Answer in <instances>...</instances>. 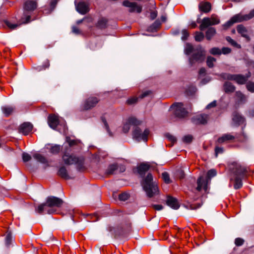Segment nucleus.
I'll list each match as a JSON object with an SVG mask.
<instances>
[{"instance_id":"c03bdc74","label":"nucleus","mask_w":254,"mask_h":254,"mask_svg":"<svg viewBox=\"0 0 254 254\" xmlns=\"http://www.w3.org/2000/svg\"><path fill=\"white\" fill-rule=\"evenodd\" d=\"M226 40L232 46L237 47L238 48H241V46L240 45H239L236 41H235L234 40H233L231 37H226Z\"/></svg>"},{"instance_id":"4d7b16f0","label":"nucleus","mask_w":254,"mask_h":254,"mask_svg":"<svg viewBox=\"0 0 254 254\" xmlns=\"http://www.w3.org/2000/svg\"><path fill=\"white\" fill-rule=\"evenodd\" d=\"M117 171H119L120 173L124 172L126 170L125 166L123 165L117 166Z\"/></svg>"},{"instance_id":"37998d69","label":"nucleus","mask_w":254,"mask_h":254,"mask_svg":"<svg viewBox=\"0 0 254 254\" xmlns=\"http://www.w3.org/2000/svg\"><path fill=\"white\" fill-rule=\"evenodd\" d=\"M204 38V34L202 32H196L195 35V40L196 41H201Z\"/></svg>"},{"instance_id":"58836bf2","label":"nucleus","mask_w":254,"mask_h":254,"mask_svg":"<svg viewBox=\"0 0 254 254\" xmlns=\"http://www.w3.org/2000/svg\"><path fill=\"white\" fill-rule=\"evenodd\" d=\"M220 76L225 80H232L233 74L227 73H222L220 75Z\"/></svg>"},{"instance_id":"a878e982","label":"nucleus","mask_w":254,"mask_h":254,"mask_svg":"<svg viewBox=\"0 0 254 254\" xmlns=\"http://www.w3.org/2000/svg\"><path fill=\"white\" fill-rule=\"evenodd\" d=\"M149 168L150 165L148 163L141 164L137 167L138 173L141 175H144Z\"/></svg>"},{"instance_id":"bf43d9fd","label":"nucleus","mask_w":254,"mask_h":254,"mask_svg":"<svg viewBox=\"0 0 254 254\" xmlns=\"http://www.w3.org/2000/svg\"><path fill=\"white\" fill-rule=\"evenodd\" d=\"M137 101V98H132L127 100V102L128 104H133L135 103Z\"/></svg>"},{"instance_id":"3c124183","label":"nucleus","mask_w":254,"mask_h":254,"mask_svg":"<svg viewBox=\"0 0 254 254\" xmlns=\"http://www.w3.org/2000/svg\"><path fill=\"white\" fill-rule=\"evenodd\" d=\"M221 54L227 55L231 53V49L228 47H223L221 50Z\"/></svg>"},{"instance_id":"f704fd0d","label":"nucleus","mask_w":254,"mask_h":254,"mask_svg":"<svg viewBox=\"0 0 254 254\" xmlns=\"http://www.w3.org/2000/svg\"><path fill=\"white\" fill-rule=\"evenodd\" d=\"M49 149L51 153L53 154H57L61 150V147L59 145L55 144L52 145Z\"/></svg>"},{"instance_id":"6e6552de","label":"nucleus","mask_w":254,"mask_h":254,"mask_svg":"<svg viewBox=\"0 0 254 254\" xmlns=\"http://www.w3.org/2000/svg\"><path fill=\"white\" fill-rule=\"evenodd\" d=\"M220 23L219 19L215 16H211V18L204 17L201 21V23L199 26L200 30L203 31L209 26L218 24Z\"/></svg>"},{"instance_id":"c9c22d12","label":"nucleus","mask_w":254,"mask_h":254,"mask_svg":"<svg viewBox=\"0 0 254 254\" xmlns=\"http://www.w3.org/2000/svg\"><path fill=\"white\" fill-rule=\"evenodd\" d=\"M107 22L106 19L101 18L98 20L97 23V26L99 28H104L106 27Z\"/></svg>"},{"instance_id":"cd10ccee","label":"nucleus","mask_w":254,"mask_h":254,"mask_svg":"<svg viewBox=\"0 0 254 254\" xmlns=\"http://www.w3.org/2000/svg\"><path fill=\"white\" fill-rule=\"evenodd\" d=\"M14 109L13 107L9 106H4L1 107L2 113L6 117L9 116L13 112Z\"/></svg>"},{"instance_id":"9d476101","label":"nucleus","mask_w":254,"mask_h":254,"mask_svg":"<svg viewBox=\"0 0 254 254\" xmlns=\"http://www.w3.org/2000/svg\"><path fill=\"white\" fill-rule=\"evenodd\" d=\"M141 122L138 120L134 117H130L127 119L124 123L122 127L123 131L124 133H127L130 128L131 126L135 127L140 125Z\"/></svg>"},{"instance_id":"f3484780","label":"nucleus","mask_w":254,"mask_h":254,"mask_svg":"<svg viewBox=\"0 0 254 254\" xmlns=\"http://www.w3.org/2000/svg\"><path fill=\"white\" fill-rule=\"evenodd\" d=\"M166 204L168 206L174 209H178L180 207V204L177 200L175 198L171 196L167 197Z\"/></svg>"},{"instance_id":"680f3d73","label":"nucleus","mask_w":254,"mask_h":254,"mask_svg":"<svg viewBox=\"0 0 254 254\" xmlns=\"http://www.w3.org/2000/svg\"><path fill=\"white\" fill-rule=\"evenodd\" d=\"M72 32L75 34H79L81 33L79 29L75 26L72 27Z\"/></svg>"},{"instance_id":"393cba45","label":"nucleus","mask_w":254,"mask_h":254,"mask_svg":"<svg viewBox=\"0 0 254 254\" xmlns=\"http://www.w3.org/2000/svg\"><path fill=\"white\" fill-rule=\"evenodd\" d=\"M211 4L208 2H201L199 4V9L204 12H208L211 9Z\"/></svg>"},{"instance_id":"ddd939ff","label":"nucleus","mask_w":254,"mask_h":254,"mask_svg":"<svg viewBox=\"0 0 254 254\" xmlns=\"http://www.w3.org/2000/svg\"><path fill=\"white\" fill-rule=\"evenodd\" d=\"M244 122V118L239 113H234L232 118V126H238L243 124Z\"/></svg>"},{"instance_id":"09e8293b","label":"nucleus","mask_w":254,"mask_h":254,"mask_svg":"<svg viewBox=\"0 0 254 254\" xmlns=\"http://www.w3.org/2000/svg\"><path fill=\"white\" fill-rule=\"evenodd\" d=\"M166 136L172 143H174L176 141V138L171 134L167 133L166 134Z\"/></svg>"},{"instance_id":"412c9836","label":"nucleus","mask_w":254,"mask_h":254,"mask_svg":"<svg viewBox=\"0 0 254 254\" xmlns=\"http://www.w3.org/2000/svg\"><path fill=\"white\" fill-rule=\"evenodd\" d=\"M59 124L58 117L54 115H50L48 118V124L49 126L55 129L57 125Z\"/></svg>"},{"instance_id":"7ed1b4c3","label":"nucleus","mask_w":254,"mask_h":254,"mask_svg":"<svg viewBox=\"0 0 254 254\" xmlns=\"http://www.w3.org/2000/svg\"><path fill=\"white\" fill-rule=\"evenodd\" d=\"M192 52H194L193 54L189 58V62L191 65L195 63H201L204 60L205 51L200 45L194 48L191 44H187L185 48V54L189 55Z\"/></svg>"},{"instance_id":"2f4dec72","label":"nucleus","mask_w":254,"mask_h":254,"mask_svg":"<svg viewBox=\"0 0 254 254\" xmlns=\"http://www.w3.org/2000/svg\"><path fill=\"white\" fill-rule=\"evenodd\" d=\"M254 17V9L251 10L248 14H245L244 15H242L240 14V18L241 19V22L243 21H247L252 19Z\"/></svg>"},{"instance_id":"4468645a","label":"nucleus","mask_w":254,"mask_h":254,"mask_svg":"<svg viewBox=\"0 0 254 254\" xmlns=\"http://www.w3.org/2000/svg\"><path fill=\"white\" fill-rule=\"evenodd\" d=\"M76 10L80 14H84L89 11L88 5L85 2H79L76 5Z\"/></svg>"},{"instance_id":"5701e85b","label":"nucleus","mask_w":254,"mask_h":254,"mask_svg":"<svg viewBox=\"0 0 254 254\" xmlns=\"http://www.w3.org/2000/svg\"><path fill=\"white\" fill-rule=\"evenodd\" d=\"M197 187L196 189L198 191H200L203 189L205 191L207 190V183L204 180L202 177H200L197 180Z\"/></svg>"},{"instance_id":"de8ad7c7","label":"nucleus","mask_w":254,"mask_h":254,"mask_svg":"<svg viewBox=\"0 0 254 254\" xmlns=\"http://www.w3.org/2000/svg\"><path fill=\"white\" fill-rule=\"evenodd\" d=\"M192 137L190 135H186L183 138V141L186 143H190L192 141Z\"/></svg>"},{"instance_id":"8fccbe9b","label":"nucleus","mask_w":254,"mask_h":254,"mask_svg":"<svg viewBox=\"0 0 254 254\" xmlns=\"http://www.w3.org/2000/svg\"><path fill=\"white\" fill-rule=\"evenodd\" d=\"M12 240V236L10 233L7 234L5 238V244L6 245L8 246L10 245L11 241Z\"/></svg>"},{"instance_id":"e433bc0d","label":"nucleus","mask_w":254,"mask_h":254,"mask_svg":"<svg viewBox=\"0 0 254 254\" xmlns=\"http://www.w3.org/2000/svg\"><path fill=\"white\" fill-rule=\"evenodd\" d=\"M216 62V59L212 57H208L207 58L206 63L209 67H212L214 65V63Z\"/></svg>"},{"instance_id":"ea45409f","label":"nucleus","mask_w":254,"mask_h":254,"mask_svg":"<svg viewBox=\"0 0 254 254\" xmlns=\"http://www.w3.org/2000/svg\"><path fill=\"white\" fill-rule=\"evenodd\" d=\"M210 53L213 55H220L221 54V50L218 48L214 47L210 50Z\"/></svg>"},{"instance_id":"a19ab883","label":"nucleus","mask_w":254,"mask_h":254,"mask_svg":"<svg viewBox=\"0 0 254 254\" xmlns=\"http://www.w3.org/2000/svg\"><path fill=\"white\" fill-rule=\"evenodd\" d=\"M129 195L128 193L124 192L119 194V198L120 200L126 201L129 198Z\"/></svg>"},{"instance_id":"20e7f679","label":"nucleus","mask_w":254,"mask_h":254,"mask_svg":"<svg viewBox=\"0 0 254 254\" xmlns=\"http://www.w3.org/2000/svg\"><path fill=\"white\" fill-rule=\"evenodd\" d=\"M229 169L233 175V178H231L230 180L234 181V189L236 190L240 189L243 186L241 177L245 173L246 168L239 163L233 162L230 165Z\"/></svg>"},{"instance_id":"f8f14e48","label":"nucleus","mask_w":254,"mask_h":254,"mask_svg":"<svg viewBox=\"0 0 254 254\" xmlns=\"http://www.w3.org/2000/svg\"><path fill=\"white\" fill-rule=\"evenodd\" d=\"M32 125L30 123L26 122L20 126L19 131L24 135H27L32 131Z\"/></svg>"},{"instance_id":"338daca9","label":"nucleus","mask_w":254,"mask_h":254,"mask_svg":"<svg viewBox=\"0 0 254 254\" xmlns=\"http://www.w3.org/2000/svg\"><path fill=\"white\" fill-rule=\"evenodd\" d=\"M157 16V13L155 12H152L150 13V18L151 19H155Z\"/></svg>"},{"instance_id":"bb28decb","label":"nucleus","mask_w":254,"mask_h":254,"mask_svg":"<svg viewBox=\"0 0 254 254\" xmlns=\"http://www.w3.org/2000/svg\"><path fill=\"white\" fill-rule=\"evenodd\" d=\"M224 89L226 93H232L235 90V87L229 82H225L224 84Z\"/></svg>"},{"instance_id":"c85d7f7f","label":"nucleus","mask_w":254,"mask_h":254,"mask_svg":"<svg viewBox=\"0 0 254 254\" xmlns=\"http://www.w3.org/2000/svg\"><path fill=\"white\" fill-rule=\"evenodd\" d=\"M33 157L35 159L41 163L46 164L48 163L47 159L40 154L35 153L33 155Z\"/></svg>"},{"instance_id":"864d4df0","label":"nucleus","mask_w":254,"mask_h":254,"mask_svg":"<svg viewBox=\"0 0 254 254\" xmlns=\"http://www.w3.org/2000/svg\"><path fill=\"white\" fill-rule=\"evenodd\" d=\"M224 149L222 147H216L215 149V156H217L218 154L222 153L223 152Z\"/></svg>"},{"instance_id":"aec40b11","label":"nucleus","mask_w":254,"mask_h":254,"mask_svg":"<svg viewBox=\"0 0 254 254\" xmlns=\"http://www.w3.org/2000/svg\"><path fill=\"white\" fill-rule=\"evenodd\" d=\"M237 30L238 32L241 34L242 37L245 38L248 41L250 40L249 31L245 27L242 25H239L237 26Z\"/></svg>"},{"instance_id":"72a5a7b5","label":"nucleus","mask_w":254,"mask_h":254,"mask_svg":"<svg viewBox=\"0 0 254 254\" xmlns=\"http://www.w3.org/2000/svg\"><path fill=\"white\" fill-rule=\"evenodd\" d=\"M117 165L112 164L110 165L106 171V173L108 175L113 174L117 171Z\"/></svg>"},{"instance_id":"774afa93","label":"nucleus","mask_w":254,"mask_h":254,"mask_svg":"<svg viewBox=\"0 0 254 254\" xmlns=\"http://www.w3.org/2000/svg\"><path fill=\"white\" fill-rule=\"evenodd\" d=\"M210 80V78H204L203 79H202V84H206V83L208 82Z\"/></svg>"},{"instance_id":"423d86ee","label":"nucleus","mask_w":254,"mask_h":254,"mask_svg":"<svg viewBox=\"0 0 254 254\" xmlns=\"http://www.w3.org/2000/svg\"><path fill=\"white\" fill-rule=\"evenodd\" d=\"M142 187L147 195L152 197L158 192V188L155 182H153V177L151 174H148L142 183Z\"/></svg>"},{"instance_id":"69168bd1","label":"nucleus","mask_w":254,"mask_h":254,"mask_svg":"<svg viewBox=\"0 0 254 254\" xmlns=\"http://www.w3.org/2000/svg\"><path fill=\"white\" fill-rule=\"evenodd\" d=\"M150 93V91H145L140 95V98H143L147 96V95H148Z\"/></svg>"},{"instance_id":"79ce46f5","label":"nucleus","mask_w":254,"mask_h":254,"mask_svg":"<svg viewBox=\"0 0 254 254\" xmlns=\"http://www.w3.org/2000/svg\"><path fill=\"white\" fill-rule=\"evenodd\" d=\"M162 179L166 184H169L171 182L170 177L168 173L163 172L162 174Z\"/></svg>"},{"instance_id":"6ab92c4d","label":"nucleus","mask_w":254,"mask_h":254,"mask_svg":"<svg viewBox=\"0 0 254 254\" xmlns=\"http://www.w3.org/2000/svg\"><path fill=\"white\" fill-rule=\"evenodd\" d=\"M241 19H242L240 18V14H236L233 16L230 20L226 22L223 25V27L224 28H227L235 23L241 22Z\"/></svg>"},{"instance_id":"4c0bfd02","label":"nucleus","mask_w":254,"mask_h":254,"mask_svg":"<svg viewBox=\"0 0 254 254\" xmlns=\"http://www.w3.org/2000/svg\"><path fill=\"white\" fill-rule=\"evenodd\" d=\"M216 175V171L214 169H211L209 170L207 174V182L211 179V178Z\"/></svg>"},{"instance_id":"b1692460","label":"nucleus","mask_w":254,"mask_h":254,"mask_svg":"<svg viewBox=\"0 0 254 254\" xmlns=\"http://www.w3.org/2000/svg\"><path fill=\"white\" fill-rule=\"evenodd\" d=\"M235 138V136L230 134H224L221 137H219L217 142L218 143H222L227 141L233 140Z\"/></svg>"},{"instance_id":"e2e57ef3","label":"nucleus","mask_w":254,"mask_h":254,"mask_svg":"<svg viewBox=\"0 0 254 254\" xmlns=\"http://www.w3.org/2000/svg\"><path fill=\"white\" fill-rule=\"evenodd\" d=\"M57 2H58V0H52V1L51 2L50 6H51V8L52 10L54 9Z\"/></svg>"},{"instance_id":"473e14b6","label":"nucleus","mask_w":254,"mask_h":254,"mask_svg":"<svg viewBox=\"0 0 254 254\" xmlns=\"http://www.w3.org/2000/svg\"><path fill=\"white\" fill-rule=\"evenodd\" d=\"M161 25V23L159 20H156L148 28V31L153 32L156 30Z\"/></svg>"},{"instance_id":"2eb2a0df","label":"nucleus","mask_w":254,"mask_h":254,"mask_svg":"<svg viewBox=\"0 0 254 254\" xmlns=\"http://www.w3.org/2000/svg\"><path fill=\"white\" fill-rule=\"evenodd\" d=\"M193 122L196 124H204L208 120V116L205 114L197 115L192 119Z\"/></svg>"},{"instance_id":"a18cd8bd","label":"nucleus","mask_w":254,"mask_h":254,"mask_svg":"<svg viewBox=\"0 0 254 254\" xmlns=\"http://www.w3.org/2000/svg\"><path fill=\"white\" fill-rule=\"evenodd\" d=\"M247 88L248 91L252 93L254 92V83L252 82H249L247 83Z\"/></svg>"},{"instance_id":"603ef678","label":"nucleus","mask_w":254,"mask_h":254,"mask_svg":"<svg viewBox=\"0 0 254 254\" xmlns=\"http://www.w3.org/2000/svg\"><path fill=\"white\" fill-rule=\"evenodd\" d=\"M244 242V241L242 239L238 238L235 239V243L236 246H240L243 244Z\"/></svg>"},{"instance_id":"dca6fc26","label":"nucleus","mask_w":254,"mask_h":254,"mask_svg":"<svg viewBox=\"0 0 254 254\" xmlns=\"http://www.w3.org/2000/svg\"><path fill=\"white\" fill-rule=\"evenodd\" d=\"M251 73L249 72L247 76L241 74H233L232 80L236 81L239 84H243L247 81V79L250 76Z\"/></svg>"},{"instance_id":"1a4fd4ad","label":"nucleus","mask_w":254,"mask_h":254,"mask_svg":"<svg viewBox=\"0 0 254 254\" xmlns=\"http://www.w3.org/2000/svg\"><path fill=\"white\" fill-rule=\"evenodd\" d=\"M171 108L174 110L175 115L178 118H184L188 114V112L184 107L182 103H174L171 106Z\"/></svg>"},{"instance_id":"052dcab7","label":"nucleus","mask_w":254,"mask_h":254,"mask_svg":"<svg viewBox=\"0 0 254 254\" xmlns=\"http://www.w3.org/2000/svg\"><path fill=\"white\" fill-rule=\"evenodd\" d=\"M103 122H104V123L105 127H106V129L107 131L108 132V133L109 135L110 136H113V134H112V133L110 131V129H109V127H108V124H107V123L106 121H104V120H103Z\"/></svg>"},{"instance_id":"13d9d810","label":"nucleus","mask_w":254,"mask_h":254,"mask_svg":"<svg viewBox=\"0 0 254 254\" xmlns=\"http://www.w3.org/2000/svg\"><path fill=\"white\" fill-rule=\"evenodd\" d=\"M152 207L154 209L158 211L161 210L163 208V206L160 204H154L152 205Z\"/></svg>"},{"instance_id":"0e129e2a","label":"nucleus","mask_w":254,"mask_h":254,"mask_svg":"<svg viewBox=\"0 0 254 254\" xmlns=\"http://www.w3.org/2000/svg\"><path fill=\"white\" fill-rule=\"evenodd\" d=\"M201 206V204L200 203H198L197 204V206H196L195 204H191L190 205V208L191 209H195L199 207H200Z\"/></svg>"},{"instance_id":"0eeeda50","label":"nucleus","mask_w":254,"mask_h":254,"mask_svg":"<svg viewBox=\"0 0 254 254\" xmlns=\"http://www.w3.org/2000/svg\"><path fill=\"white\" fill-rule=\"evenodd\" d=\"M149 132V130L148 128H145L144 130H142L140 127L136 126L133 127L132 137L137 141H143L146 142L147 140Z\"/></svg>"},{"instance_id":"f03ea898","label":"nucleus","mask_w":254,"mask_h":254,"mask_svg":"<svg viewBox=\"0 0 254 254\" xmlns=\"http://www.w3.org/2000/svg\"><path fill=\"white\" fill-rule=\"evenodd\" d=\"M37 6V3L34 0H29L26 1L23 6V14L20 19V23L19 24H13L8 20L4 21L6 26L10 29L13 30L19 26L21 24H26L30 21V15L29 12L34 10Z\"/></svg>"},{"instance_id":"49530a36","label":"nucleus","mask_w":254,"mask_h":254,"mask_svg":"<svg viewBox=\"0 0 254 254\" xmlns=\"http://www.w3.org/2000/svg\"><path fill=\"white\" fill-rule=\"evenodd\" d=\"M31 156L28 153H23L22 154V159L24 162H27L30 160Z\"/></svg>"},{"instance_id":"c756f323","label":"nucleus","mask_w":254,"mask_h":254,"mask_svg":"<svg viewBox=\"0 0 254 254\" xmlns=\"http://www.w3.org/2000/svg\"><path fill=\"white\" fill-rule=\"evenodd\" d=\"M58 175L65 179H69L67 170L64 167H62L58 171Z\"/></svg>"},{"instance_id":"6e6d98bb","label":"nucleus","mask_w":254,"mask_h":254,"mask_svg":"<svg viewBox=\"0 0 254 254\" xmlns=\"http://www.w3.org/2000/svg\"><path fill=\"white\" fill-rule=\"evenodd\" d=\"M216 105V101L215 100L213 101V102H211L209 104H208L206 107V109H209L211 108H213L215 107Z\"/></svg>"},{"instance_id":"39448f33","label":"nucleus","mask_w":254,"mask_h":254,"mask_svg":"<svg viewBox=\"0 0 254 254\" xmlns=\"http://www.w3.org/2000/svg\"><path fill=\"white\" fill-rule=\"evenodd\" d=\"M66 141L67 143V145L64 144V148L65 149L64 154L63 156V160L64 164L66 165H72L81 163L82 159H79L75 155H70L68 153V147L73 146L75 144H77V141L75 140H72L69 137H66Z\"/></svg>"},{"instance_id":"7c9ffc66","label":"nucleus","mask_w":254,"mask_h":254,"mask_svg":"<svg viewBox=\"0 0 254 254\" xmlns=\"http://www.w3.org/2000/svg\"><path fill=\"white\" fill-rule=\"evenodd\" d=\"M216 34V30L213 27L209 28L206 32V38L207 40H210Z\"/></svg>"},{"instance_id":"a211bd4d","label":"nucleus","mask_w":254,"mask_h":254,"mask_svg":"<svg viewBox=\"0 0 254 254\" xmlns=\"http://www.w3.org/2000/svg\"><path fill=\"white\" fill-rule=\"evenodd\" d=\"M98 102V100L95 97H91L88 98L85 102L84 109L89 110L94 107Z\"/></svg>"},{"instance_id":"f257e3e1","label":"nucleus","mask_w":254,"mask_h":254,"mask_svg":"<svg viewBox=\"0 0 254 254\" xmlns=\"http://www.w3.org/2000/svg\"><path fill=\"white\" fill-rule=\"evenodd\" d=\"M63 201L62 199L54 196H50L46 198V202L41 204L37 207H36L35 211L42 213L45 211L47 213L51 214L56 212V208L62 206Z\"/></svg>"},{"instance_id":"4be33fe9","label":"nucleus","mask_w":254,"mask_h":254,"mask_svg":"<svg viewBox=\"0 0 254 254\" xmlns=\"http://www.w3.org/2000/svg\"><path fill=\"white\" fill-rule=\"evenodd\" d=\"M235 96L237 101L239 104H244L247 101V97L241 91H237Z\"/></svg>"},{"instance_id":"9b49d317","label":"nucleus","mask_w":254,"mask_h":254,"mask_svg":"<svg viewBox=\"0 0 254 254\" xmlns=\"http://www.w3.org/2000/svg\"><path fill=\"white\" fill-rule=\"evenodd\" d=\"M123 5L129 8V12L140 13L142 11V6L137 4L135 2H131L128 0H124L123 2Z\"/></svg>"},{"instance_id":"5fc2aeb1","label":"nucleus","mask_w":254,"mask_h":254,"mask_svg":"<svg viewBox=\"0 0 254 254\" xmlns=\"http://www.w3.org/2000/svg\"><path fill=\"white\" fill-rule=\"evenodd\" d=\"M188 36H189V33H188V31L185 29L183 30H182V39L183 40H185L187 39V38H188Z\"/></svg>"}]
</instances>
